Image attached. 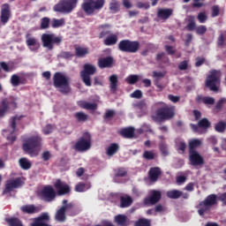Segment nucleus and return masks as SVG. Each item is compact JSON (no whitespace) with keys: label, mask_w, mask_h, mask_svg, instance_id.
Here are the masks:
<instances>
[{"label":"nucleus","mask_w":226,"mask_h":226,"mask_svg":"<svg viewBox=\"0 0 226 226\" xmlns=\"http://www.w3.org/2000/svg\"><path fill=\"white\" fill-rule=\"evenodd\" d=\"M41 137L39 135L31 136L24 140L22 149L31 158H36L40 154V151H41Z\"/></svg>","instance_id":"nucleus-1"},{"label":"nucleus","mask_w":226,"mask_h":226,"mask_svg":"<svg viewBox=\"0 0 226 226\" xmlns=\"http://www.w3.org/2000/svg\"><path fill=\"white\" fill-rule=\"evenodd\" d=\"M176 117V106L169 105L162 102V107L158 108L155 111V115L152 116V119L154 123H163L164 121H170Z\"/></svg>","instance_id":"nucleus-2"},{"label":"nucleus","mask_w":226,"mask_h":226,"mask_svg":"<svg viewBox=\"0 0 226 226\" xmlns=\"http://www.w3.org/2000/svg\"><path fill=\"white\" fill-rule=\"evenodd\" d=\"M53 85L54 87L58 89L62 94H68L72 92V87H70V78L64 76L62 72H56L53 76Z\"/></svg>","instance_id":"nucleus-3"},{"label":"nucleus","mask_w":226,"mask_h":226,"mask_svg":"<svg viewBox=\"0 0 226 226\" xmlns=\"http://www.w3.org/2000/svg\"><path fill=\"white\" fill-rule=\"evenodd\" d=\"M220 84H222V71L211 70L205 81L206 87H208L214 93H218L220 91Z\"/></svg>","instance_id":"nucleus-4"},{"label":"nucleus","mask_w":226,"mask_h":226,"mask_svg":"<svg viewBox=\"0 0 226 226\" xmlns=\"http://www.w3.org/2000/svg\"><path fill=\"white\" fill-rule=\"evenodd\" d=\"M77 4H79V0H60L59 3L54 5L53 11L56 13L68 15L77 8Z\"/></svg>","instance_id":"nucleus-5"},{"label":"nucleus","mask_w":226,"mask_h":226,"mask_svg":"<svg viewBox=\"0 0 226 226\" xmlns=\"http://www.w3.org/2000/svg\"><path fill=\"white\" fill-rule=\"evenodd\" d=\"M41 41L42 47L48 50H53L54 45L59 46L63 43V37L57 36L56 34H42Z\"/></svg>","instance_id":"nucleus-6"},{"label":"nucleus","mask_w":226,"mask_h":226,"mask_svg":"<svg viewBox=\"0 0 226 226\" xmlns=\"http://www.w3.org/2000/svg\"><path fill=\"white\" fill-rule=\"evenodd\" d=\"M105 6V0H85L81 4V9L87 15H93L95 11H100Z\"/></svg>","instance_id":"nucleus-7"},{"label":"nucleus","mask_w":226,"mask_h":226,"mask_svg":"<svg viewBox=\"0 0 226 226\" xmlns=\"http://www.w3.org/2000/svg\"><path fill=\"white\" fill-rule=\"evenodd\" d=\"M118 49L121 52L136 54V52H139L140 49V42H139V41H131L128 39L122 40L118 43Z\"/></svg>","instance_id":"nucleus-8"},{"label":"nucleus","mask_w":226,"mask_h":226,"mask_svg":"<svg viewBox=\"0 0 226 226\" xmlns=\"http://www.w3.org/2000/svg\"><path fill=\"white\" fill-rule=\"evenodd\" d=\"M218 197L216 194H210L207 196L205 200L200 201L199 206L200 209L198 210V213L200 216H204V213H207V211H209L213 206L217 204Z\"/></svg>","instance_id":"nucleus-9"},{"label":"nucleus","mask_w":226,"mask_h":226,"mask_svg":"<svg viewBox=\"0 0 226 226\" xmlns=\"http://www.w3.org/2000/svg\"><path fill=\"white\" fill-rule=\"evenodd\" d=\"M74 149L79 153L89 151L91 149V134L89 132H84L82 137L76 142Z\"/></svg>","instance_id":"nucleus-10"},{"label":"nucleus","mask_w":226,"mask_h":226,"mask_svg":"<svg viewBox=\"0 0 226 226\" xmlns=\"http://www.w3.org/2000/svg\"><path fill=\"white\" fill-rule=\"evenodd\" d=\"M96 73V66L91 64H85L83 66V71L80 72V77L82 82L87 87H91L93 84L91 83V75H94Z\"/></svg>","instance_id":"nucleus-11"},{"label":"nucleus","mask_w":226,"mask_h":226,"mask_svg":"<svg viewBox=\"0 0 226 226\" xmlns=\"http://www.w3.org/2000/svg\"><path fill=\"white\" fill-rule=\"evenodd\" d=\"M17 109V99L13 96L6 97L0 102V117H4L10 108Z\"/></svg>","instance_id":"nucleus-12"},{"label":"nucleus","mask_w":226,"mask_h":226,"mask_svg":"<svg viewBox=\"0 0 226 226\" xmlns=\"http://www.w3.org/2000/svg\"><path fill=\"white\" fill-rule=\"evenodd\" d=\"M22 186V177L11 178L5 182L3 195H10L11 192Z\"/></svg>","instance_id":"nucleus-13"},{"label":"nucleus","mask_w":226,"mask_h":226,"mask_svg":"<svg viewBox=\"0 0 226 226\" xmlns=\"http://www.w3.org/2000/svg\"><path fill=\"white\" fill-rule=\"evenodd\" d=\"M56 193L52 185H46L41 191V199L44 202H54Z\"/></svg>","instance_id":"nucleus-14"},{"label":"nucleus","mask_w":226,"mask_h":226,"mask_svg":"<svg viewBox=\"0 0 226 226\" xmlns=\"http://www.w3.org/2000/svg\"><path fill=\"white\" fill-rule=\"evenodd\" d=\"M162 200V192L157 190H152L149 192V197L144 199L145 206H154Z\"/></svg>","instance_id":"nucleus-15"},{"label":"nucleus","mask_w":226,"mask_h":226,"mask_svg":"<svg viewBox=\"0 0 226 226\" xmlns=\"http://www.w3.org/2000/svg\"><path fill=\"white\" fill-rule=\"evenodd\" d=\"M11 18V10L9 4H4L0 11V22L3 26H6Z\"/></svg>","instance_id":"nucleus-16"},{"label":"nucleus","mask_w":226,"mask_h":226,"mask_svg":"<svg viewBox=\"0 0 226 226\" xmlns=\"http://www.w3.org/2000/svg\"><path fill=\"white\" fill-rule=\"evenodd\" d=\"M54 187L56 190V193L59 196L68 195L72 192V188L65 182H62L61 179H57L54 183Z\"/></svg>","instance_id":"nucleus-17"},{"label":"nucleus","mask_w":226,"mask_h":226,"mask_svg":"<svg viewBox=\"0 0 226 226\" xmlns=\"http://www.w3.org/2000/svg\"><path fill=\"white\" fill-rule=\"evenodd\" d=\"M189 163L192 167H202L204 165V157L198 152L189 153Z\"/></svg>","instance_id":"nucleus-18"},{"label":"nucleus","mask_w":226,"mask_h":226,"mask_svg":"<svg viewBox=\"0 0 226 226\" xmlns=\"http://www.w3.org/2000/svg\"><path fill=\"white\" fill-rule=\"evenodd\" d=\"M43 209L41 205L34 206V204L24 205L20 207V211L24 213V215H35L36 213H40Z\"/></svg>","instance_id":"nucleus-19"},{"label":"nucleus","mask_w":226,"mask_h":226,"mask_svg":"<svg viewBox=\"0 0 226 226\" xmlns=\"http://www.w3.org/2000/svg\"><path fill=\"white\" fill-rule=\"evenodd\" d=\"M62 204L64 205L65 214H67L68 216H77V215H79V209L75 207L73 203H68V200H64Z\"/></svg>","instance_id":"nucleus-20"},{"label":"nucleus","mask_w":226,"mask_h":226,"mask_svg":"<svg viewBox=\"0 0 226 226\" xmlns=\"http://www.w3.org/2000/svg\"><path fill=\"white\" fill-rule=\"evenodd\" d=\"M21 117H22L15 116L11 119V128L12 131L11 132V136H7L6 139L11 142V144L17 140V136L13 135V133L17 132V120H19Z\"/></svg>","instance_id":"nucleus-21"},{"label":"nucleus","mask_w":226,"mask_h":226,"mask_svg":"<svg viewBox=\"0 0 226 226\" xmlns=\"http://www.w3.org/2000/svg\"><path fill=\"white\" fill-rule=\"evenodd\" d=\"M98 66L101 70H103L104 68H112V66H114V57L109 56L104 58H100L98 60Z\"/></svg>","instance_id":"nucleus-22"},{"label":"nucleus","mask_w":226,"mask_h":226,"mask_svg":"<svg viewBox=\"0 0 226 226\" xmlns=\"http://www.w3.org/2000/svg\"><path fill=\"white\" fill-rule=\"evenodd\" d=\"M26 43L27 45V47L29 48L30 50H32V52H36L38 50H40V41H38V39L34 38V37H27Z\"/></svg>","instance_id":"nucleus-23"},{"label":"nucleus","mask_w":226,"mask_h":226,"mask_svg":"<svg viewBox=\"0 0 226 226\" xmlns=\"http://www.w3.org/2000/svg\"><path fill=\"white\" fill-rule=\"evenodd\" d=\"M109 29H110V24H102L98 26V31H100L98 34L99 40H103V38H107L112 34Z\"/></svg>","instance_id":"nucleus-24"},{"label":"nucleus","mask_w":226,"mask_h":226,"mask_svg":"<svg viewBox=\"0 0 226 226\" xmlns=\"http://www.w3.org/2000/svg\"><path fill=\"white\" fill-rule=\"evenodd\" d=\"M174 13V10L172 9H159L157 11V17L162 20H169L172 14Z\"/></svg>","instance_id":"nucleus-25"},{"label":"nucleus","mask_w":226,"mask_h":226,"mask_svg":"<svg viewBox=\"0 0 226 226\" xmlns=\"http://www.w3.org/2000/svg\"><path fill=\"white\" fill-rule=\"evenodd\" d=\"M55 220L56 222H60V223L66 222V208L64 205L56 210L55 215Z\"/></svg>","instance_id":"nucleus-26"},{"label":"nucleus","mask_w":226,"mask_h":226,"mask_svg":"<svg viewBox=\"0 0 226 226\" xmlns=\"http://www.w3.org/2000/svg\"><path fill=\"white\" fill-rule=\"evenodd\" d=\"M149 179L154 183L158 181V178L162 175V170L158 167L151 168L148 171Z\"/></svg>","instance_id":"nucleus-27"},{"label":"nucleus","mask_w":226,"mask_h":226,"mask_svg":"<svg viewBox=\"0 0 226 226\" xmlns=\"http://www.w3.org/2000/svg\"><path fill=\"white\" fill-rule=\"evenodd\" d=\"M78 105L80 109H85V110H96L98 109V104L96 102H87L86 101H79Z\"/></svg>","instance_id":"nucleus-28"},{"label":"nucleus","mask_w":226,"mask_h":226,"mask_svg":"<svg viewBox=\"0 0 226 226\" xmlns=\"http://www.w3.org/2000/svg\"><path fill=\"white\" fill-rule=\"evenodd\" d=\"M196 102L204 103L205 105H215V98L211 96L197 95Z\"/></svg>","instance_id":"nucleus-29"},{"label":"nucleus","mask_w":226,"mask_h":226,"mask_svg":"<svg viewBox=\"0 0 226 226\" xmlns=\"http://www.w3.org/2000/svg\"><path fill=\"white\" fill-rule=\"evenodd\" d=\"M86 56H89V48L77 46L75 47V56L76 57H86Z\"/></svg>","instance_id":"nucleus-30"},{"label":"nucleus","mask_w":226,"mask_h":226,"mask_svg":"<svg viewBox=\"0 0 226 226\" xmlns=\"http://www.w3.org/2000/svg\"><path fill=\"white\" fill-rule=\"evenodd\" d=\"M117 34H111L103 40V44L106 45V47H112V45H116L117 43Z\"/></svg>","instance_id":"nucleus-31"},{"label":"nucleus","mask_w":226,"mask_h":226,"mask_svg":"<svg viewBox=\"0 0 226 226\" xmlns=\"http://www.w3.org/2000/svg\"><path fill=\"white\" fill-rule=\"evenodd\" d=\"M115 223L118 226H128V216L124 215H117L114 218Z\"/></svg>","instance_id":"nucleus-32"},{"label":"nucleus","mask_w":226,"mask_h":226,"mask_svg":"<svg viewBox=\"0 0 226 226\" xmlns=\"http://www.w3.org/2000/svg\"><path fill=\"white\" fill-rule=\"evenodd\" d=\"M120 134L124 139H133L135 135V129L133 127H127L121 130Z\"/></svg>","instance_id":"nucleus-33"},{"label":"nucleus","mask_w":226,"mask_h":226,"mask_svg":"<svg viewBox=\"0 0 226 226\" xmlns=\"http://www.w3.org/2000/svg\"><path fill=\"white\" fill-rule=\"evenodd\" d=\"M202 146V141L198 139H194L189 141V153H197L196 148Z\"/></svg>","instance_id":"nucleus-34"},{"label":"nucleus","mask_w":226,"mask_h":226,"mask_svg":"<svg viewBox=\"0 0 226 226\" xmlns=\"http://www.w3.org/2000/svg\"><path fill=\"white\" fill-rule=\"evenodd\" d=\"M117 75L113 74L109 77V89L110 92L115 94L117 91Z\"/></svg>","instance_id":"nucleus-35"},{"label":"nucleus","mask_w":226,"mask_h":226,"mask_svg":"<svg viewBox=\"0 0 226 226\" xmlns=\"http://www.w3.org/2000/svg\"><path fill=\"white\" fill-rule=\"evenodd\" d=\"M133 204V199L130 196H121L120 197V207L124 208V207H130Z\"/></svg>","instance_id":"nucleus-36"},{"label":"nucleus","mask_w":226,"mask_h":226,"mask_svg":"<svg viewBox=\"0 0 226 226\" xmlns=\"http://www.w3.org/2000/svg\"><path fill=\"white\" fill-rule=\"evenodd\" d=\"M91 188V184L90 183H82L79 182L75 185V192H78L79 193H82L84 192H87Z\"/></svg>","instance_id":"nucleus-37"},{"label":"nucleus","mask_w":226,"mask_h":226,"mask_svg":"<svg viewBox=\"0 0 226 226\" xmlns=\"http://www.w3.org/2000/svg\"><path fill=\"white\" fill-rule=\"evenodd\" d=\"M181 195H183V191L179 190H170L166 192V196L168 199H172V200H177L180 199Z\"/></svg>","instance_id":"nucleus-38"},{"label":"nucleus","mask_w":226,"mask_h":226,"mask_svg":"<svg viewBox=\"0 0 226 226\" xmlns=\"http://www.w3.org/2000/svg\"><path fill=\"white\" fill-rule=\"evenodd\" d=\"M109 8L111 13H117L121 10V4L117 0H111Z\"/></svg>","instance_id":"nucleus-39"},{"label":"nucleus","mask_w":226,"mask_h":226,"mask_svg":"<svg viewBox=\"0 0 226 226\" xmlns=\"http://www.w3.org/2000/svg\"><path fill=\"white\" fill-rule=\"evenodd\" d=\"M19 167L23 170H29V169H31L32 167V163L31 162L28 161L27 158L26 157H23V158H20L19 160Z\"/></svg>","instance_id":"nucleus-40"},{"label":"nucleus","mask_w":226,"mask_h":226,"mask_svg":"<svg viewBox=\"0 0 226 226\" xmlns=\"http://www.w3.org/2000/svg\"><path fill=\"white\" fill-rule=\"evenodd\" d=\"M188 24L186 26L187 31H195L197 29V25L195 24V16H188Z\"/></svg>","instance_id":"nucleus-41"},{"label":"nucleus","mask_w":226,"mask_h":226,"mask_svg":"<svg viewBox=\"0 0 226 226\" xmlns=\"http://www.w3.org/2000/svg\"><path fill=\"white\" fill-rule=\"evenodd\" d=\"M117 151H119V145L112 143L106 150V154L108 156H114Z\"/></svg>","instance_id":"nucleus-42"},{"label":"nucleus","mask_w":226,"mask_h":226,"mask_svg":"<svg viewBox=\"0 0 226 226\" xmlns=\"http://www.w3.org/2000/svg\"><path fill=\"white\" fill-rule=\"evenodd\" d=\"M5 222L9 226H24L22 225V221L17 217L5 218Z\"/></svg>","instance_id":"nucleus-43"},{"label":"nucleus","mask_w":226,"mask_h":226,"mask_svg":"<svg viewBox=\"0 0 226 226\" xmlns=\"http://www.w3.org/2000/svg\"><path fill=\"white\" fill-rule=\"evenodd\" d=\"M74 117H76L78 123H86V121L89 119V116L82 111L75 113Z\"/></svg>","instance_id":"nucleus-44"},{"label":"nucleus","mask_w":226,"mask_h":226,"mask_svg":"<svg viewBox=\"0 0 226 226\" xmlns=\"http://www.w3.org/2000/svg\"><path fill=\"white\" fill-rule=\"evenodd\" d=\"M198 126L202 130H207V128H211V122L207 118H202L198 122Z\"/></svg>","instance_id":"nucleus-45"},{"label":"nucleus","mask_w":226,"mask_h":226,"mask_svg":"<svg viewBox=\"0 0 226 226\" xmlns=\"http://www.w3.org/2000/svg\"><path fill=\"white\" fill-rule=\"evenodd\" d=\"M63 26H64V19H53L51 21V27H53V29H56L57 27H63Z\"/></svg>","instance_id":"nucleus-46"},{"label":"nucleus","mask_w":226,"mask_h":226,"mask_svg":"<svg viewBox=\"0 0 226 226\" xmlns=\"http://www.w3.org/2000/svg\"><path fill=\"white\" fill-rule=\"evenodd\" d=\"M50 27V18L44 17L41 19L40 29H49Z\"/></svg>","instance_id":"nucleus-47"},{"label":"nucleus","mask_w":226,"mask_h":226,"mask_svg":"<svg viewBox=\"0 0 226 226\" xmlns=\"http://www.w3.org/2000/svg\"><path fill=\"white\" fill-rule=\"evenodd\" d=\"M125 82L127 84H130L131 86H133V84H137L139 82V75L137 74H131L125 79Z\"/></svg>","instance_id":"nucleus-48"},{"label":"nucleus","mask_w":226,"mask_h":226,"mask_svg":"<svg viewBox=\"0 0 226 226\" xmlns=\"http://www.w3.org/2000/svg\"><path fill=\"white\" fill-rule=\"evenodd\" d=\"M134 226H151V220L146 218H139L135 222Z\"/></svg>","instance_id":"nucleus-49"},{"label":"nucleus","mask_w":226,"mask_h":226,"mask_svg":"<svg viewBox=\"0 0 226 226\" xmlns=\"http://www.w3.org/2000/svg\"><path fill=\"white\" fill-rule=\"evenodd\" d=\"M215 132H218V133H223L226 130V124L223 121H220L215 125Z\"/></svg>","instance_id":"nucleus-50"},{"label":"nucleus","mask_w":226,"mask_h":226,"mask_svg":"<svg viewBox=\"0 0 226 226\" xmlns=\"http://www.w3.org/2000/svg\"><path fill=\"white\" fill-rule=\"evenodd\" d=\"M20 77H19V75L13 74L11 77V86H13V87H19V86H20Z\"/></svg>","instance_id":"nucleus-51"},{"label":"nucleus","mask_w":226,"mask_h":226,"mask_svg":"<svg viewBox=\"0 0 226 226\" xmlns=\"http://www.w3.org/2000/svg\"><path fill=\"white\" fill-rule=\"evenodd\" d=\"M156 153L153 152V151H149V150H146L143 153V158L145 160H154V158H156Z\"/></svg>","instance_id":"nucleus-52"},{"label":"nucleus","mask_w":226,"mask_h":226,"mask_svg":"<svg viewBox=\"0 0 226 226\" xmlns=\"http://www.w3.org/2000/svg\"><path fill=\"white\" fill-rule=\"evenodd\" d=\"M225 103H226V99L221 98L215 104V110H216V112H220V110H222V109H223V105H225Z\"/></svg>","instance_id":"nucleus-53"},{"label":"nucleus","mask_w":226,"mask_h":226,"mask_svg":"<svg viewBox=\"0 0 226 226\" xmlns=\"http://www.w3.org/2000/svg\"><path fill=\"white\" fill-rule=\"evenodd\" d=\"M159 149L162 154V156H168L169 154V147H167V144L162 142L159 145Z\"/></svg>","instance_id":"nucleus-54"},{"label":"nucleus","mask_w":226,"mask_h":226,"mask_svg":"<svg viewBox=\"0 0 226 226\" xmlns=\"http://www.w3.org/2000/svg\"><path fill=\"white\" fill-rule=\"evenodd\" d=\"M177 149L181 154H185V151H186V143L185 141H180L177 145Z\"/></svg>","instance_id":"nucleus-55"},{"label":"nucleus","mask_w":226,"mask_h":226,"mask_svg":"<svg viewBox=\"0 0 226 226\" xmlns=\"http://www.w3.org/2000/svg\"><path fill=\"white\" fill-rule=\"evenodd\" d=\"M127 174L128 172L126 171V170H124V168H118L115 176L116 177H124Z\"/></svg>","instance_id":"nucleus-56"},{"label":"nucleus","mask_w":226,"mask_h":226,"mask_svg":"<svg viewBox=\"0 0 226 226\" xmlns=\"http://www.w3.org/2000/svg\"><path fill=\"white\" fill-rule=\"evenodd\" d=\"M207 31V27L204 25H201L196 27L197 34H200V35L206 34Z\"/></svg>","instance_id":"nucleus-57"},{"label":"nucleus","mask_w":226,"mask_h":226,"mask_svg":"<svg viewBox=\"0 0 226 226\" xmlns=\"http://www.w3.org/2000/svg\"><path fill=\"white\" fill-rule=\"evenodd\" d=\"M197 19L200 24H204V22L207 20V16L206 15V12H200Z\"/></svg>","instance_id":"nucleus-58"},{"label":"nucleus","mask_w":226,"mask_h":226,"mask_svg":"<svg viewBox=\"0 0 226 226\" xmlns=\"http://www.w3.org/2000/svg\"><path fill=\"white\" fill-rule=\"evenodd\" d=\"M42 132L44 135H49V133L54 132V127H52V124H49L42 129Z\"/></svg>","instance_id":"nucleus-59"},{"label":"nucleus","mask_w":226,"mask_h":226,"mask_svg":"<svg viewBox=\"0 0 226 226\" xmlns=\"http://www.w3.org/2000/svg\"><path fill=\"white\" fill-rule=\"evenodd\" d=\"M220 15V6L219 5H214L212 6V14L211 17H218Z\"/></svg>","instance_id":"nucleus-60"},{"label":"nucleus","mask_w":226,"mask_h":226,"mask_svg":"<svg viewBox=\"0 0 226 226\" xmlns=\"http://www.w3.org/2000/svg\"><path fill=\"white\" fill-rule=\"evenodd\" d=\"M178 70L184 72L185 70H188V60H184L178 64Z\"/></svg>","instance_id":"nucleus-61"},{"label":"nucleus","mask_w":226,"mask_h":226,"mask_svg":"<svg viewBox=\"0 0 226 226\" xmlns=\"http://www.w3.org/2000/svg\"><path fill=\"white\" fill-rule=\"evenodd\" d=\"M0 66H1L2 70H4V72H5L7 73L10 72H12V70H13V68L10 67V65H8V64H6V62H1Z\"/></svg>","instance_id":"nucleus-62"},{"label":"nucleus","mask_w":226,"mask_h":226,"mask_svg":"<svg viewBox=\"0 0 226 226\" xmlns=\"http://www.w3.org/2000/svg\"><path fill=\"white\" fill-rule=\"evenodd\" d=\"M164 50H166L168 56H174V54H176V49H174L172 46L165 45Z\"/></svg>","instance_id":"nucleus-63"},{"label":"nucleus","mask_w":226,"mask_h":226,"mask_svg":"<svg viewBox=\"0 0 226 226\" xmlns=\"http://www.w3.org/2000/svg\"><path fill=\"white\" fill-rule=\"evenodd\" d=\"M131 98H136L137 100H140V98H142V91L135 90L132 94H131Z\"/></svg>","instance_id":"nucleus-64"}]
</instances>
